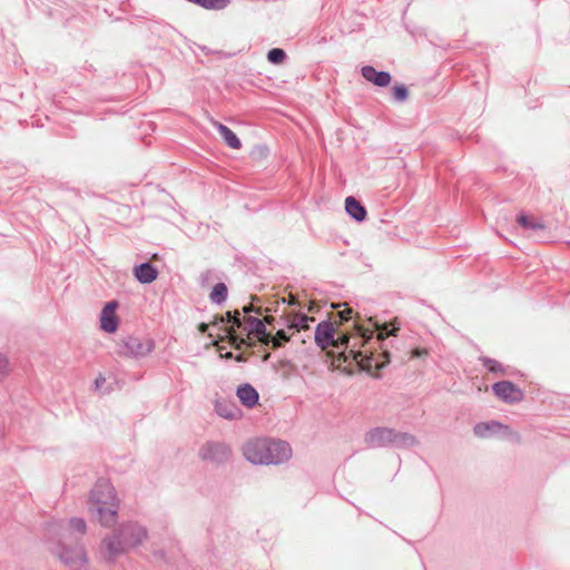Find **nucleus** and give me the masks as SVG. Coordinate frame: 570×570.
<instances>
[{"label":"nucleus","instance_id":"nucleus-3","mask_svg":"<svg viewBox=\"0 0 570 570\" xmlns=\"http://www.w3.org/2000/svg\"><path fill=\"white\" fill-rule=\"evenodd\" d=\"M364 442L373 449L385 446L412 448L417 444L414 435L385 426H377L367 431L364 435Z\"/></svg>","mask_w":570,"mask_h":570},{"label":"nucleus","instance_id":"nucleus-28","mask_svg":"<svg viewBox=\"0 0 570 570\" xmlns=\"http://www.w3.org/2000/svg\"><path fill=\"white\" fill-rule=\"evenodd\" d=\"M518 223L524 227V228H528V229H542L543 228V225L538 223V222H533L532 218L525 216V215H520L518 217Z\"/></svg>","mask_w":570,"mask_h":570},{"label":"nucleus","instance_id":"nucleus-19","mask_svg":"<svg viewBox=\"0 0 570 570\" xmlns=\"http://www.w3.org/2000/svg\"><path fill=\"white\" fill-rule=\"evenodd\" d=\"M135 277L142 284H149L157 278V269L149 263H142L134 268Z\"/></svg>","mask_w":570,"mask_h":570},{"label":"nucleus","instance_id":"nucleus-34","mask_svg":"<svg viewBox=\"0 0 570 570\" xmlns=\"http://www.w3.org/2000/svg\"><path fill=\"white\" fill-rule=\"evenodd\" d=\"M428 355V350L425 348H416L412 352L413 357H423Z\"/></svg>","mask_w":570,"mask_h":570},{"label":"nucleus","instance_id":"nucleus-5","mask_svg":"<svg viewBox=\"0 0 570 570\" xmlns=\"http://www.w3.org/2000/svg\"><path fill=\"white\" fill-rule=\"evenodd\" d=\"M357 336L354 338L355 342L351 345V336L347 334H340L338 336L335 335L334 343L331 347L343 350L344 352L348 350V353L355 361H363L367 358L366 353L362 352L361 350H357L360 345L364 346L367 344L374 336V330L364 327L362 325L355 326Z\"/></svg>","mask_w":570,"mask_h":570},{"label":"nucleus","instance_id":"nucleus-22","mask_svg":"<svg viewBox=\"0 0 570 570\" xmlns=\"http://www.w3.org/2000/svg\"><path fill=\"white\" fill-rule=\"evenodd\" d=\"M368 322L373 325L374 330L377 331L376 340L379 342L384 341L390 335H396V332L399 331V327L393 326L390 330V324H387V323L380 324L379 322L373 321L372 317L368 318Z\"/></svg>","mask_w":570,"mask_h":570},{"label":"nucleus","instance_id":"nucleus-13","mask_svg":"<svg viewBox=\"0 0 570 570\" xmlns=\"http://www.w3.org/2000/svg\"><path fill=\"white\" fill-rule=\"evenodd\" d=\"M242 326L248 337L253 336L257 338L262 344L264 338L267 337L265 323L258 317L245 316L242 318Z\"/></svg>","mask_w":570,"mask_h":570},{"label":"nucleus","instance_id":"nucleus-27","mask_svg":"<svg viewBox=\"0 0 570 570\" xmlns=\"http://www.w3.org/2000/svg\"><path fill=\"white\" fill-rule=\"evenodd\" d=\"M393 99L397 102H404L409 98V90L404 85H396L393 87Z\"/></svg>","mask_w":570,"mask_h":570},{"label":"nucleus","instance_id":"nucleus-32","mask_svg":"<svg viewBox=\"0 0 570 570\" xmlns=\"http://www.w3.org/2000/svg\"><path fill=\"white\" fill-rule=\"evenodd\" d=\"M8 374V360L4 355L0 354V380Z\"/></svg>","mask_w":570,"mask_h":570},{"label":"nucleus","instance_id":"nucleus-29","mask_svg":"<svg viewBox=\"0 0 570 570\" xmlns=\"http://www.w3.org/2000/svg\"><path fill=\"white\" fill-rule=\"evenodd\" d=\"M252 299H253V302L250 304L245 305L243 307V312L245 314L255 313L257 315H263V308L261 306H255L254 305V302H258L259 298L258 297H253Z\"/></svg>","mask_w":570,"mask_h":570},{"label":"nucleus","instance_id":"nucleus-16","mask_svg":"<svg viewBox=\"0 0 570 570\" xmlns=\"http://www.w3.org/2000/svg\"><path fill=\"white\" fill-rule=\"evenodd\" d=\"M101 549L109 559L119 556L125 551L122 537H106L102 541Z\"/></svg>","mask_w":570,"mask_h":570},{"label":"nucleus","instance_id":"nucleus-39","mask_svg":"<svg viewBox=\"0 0 570 570\" xmlns=\"http://www.w3.org/2000/svg\"><path fill=\"white\" fill-rule=\"evenodd\" d=\"M289 304H291V305H294V304H295V301H294V299H291Z\"/></svg>","mask_w":570,"mask_h":570},{"label":"nucleus","instance_id":"nucleus-2","mask_svg":"<svg viewBox=\"0 0 570 570\" xmlns=\"http://www.w3.org/2000/svg\"><path fill=\"white\" fill-rule=\"evenodd\" d=\"M243 455L253 464H282L292 456V449L285 441L253 439L243 445Z\"/></svg>","mask_w":570,"mask_h":570},{"label":"nucleus","instance_id":"nucleus-24","mask_svg":"<svg viewBox=\"0 0 570 570\" xmlns=\"http://www.w3.org/2000/svg\"><path fill=\"white\" fill-rule=\"evenodd\" d=\"M227 286L224 283H217L209 294V298L214 304H222L227 298Z\"/></svg>","mask_w":570,"mask_h":570},{"label":"nucleus","instance_id":"nucleus-10","mask_svg":"<svg viewBox=\"0 0 570 570\" xmlns=\"http://www.w3.org/2000/svg\"><path fill=\"white\" fill-rule=\"evenodd\" d=\"M337 333L336 326L330 321H323L317 324L315 328L314 340L318 347L326 350L334 343V337Z\"/></svg>","mask_w":570,"mask_h":570},{"label":"nucleus","instance_id":"nucleus-7","mask_svg":"<svg viewBox=\"0 0 570 570\" xmlns=\"http://www.w3.org/2000/svg\"><path fill=\"white\" fill-rule=\"evenodd\" d=\"M219 326V330L224 332L225 336L229 337L232 344L239 347L240 344H245L244 337H239L236 334V328L242 327L240 313L238 311L227 312L225 315L216 316L213 327Z\"/></svg>","mask_w":570,"mask_h":570},{"label":"nucleus","instance_id":"nucleus-36","mask_svg":"<svg viewBox=\"0 0 570 570\" xmlns=\"http://www.w3.org/2000/svg\"><path fill=\"white\" fill-rule=\"evenodd\" d=\"M262 321L265 323V326H266V325H273V323L275 322V318L273 316L266 315L264 317V320H262Z\"/></svg>","mask_w":570,"mask_h":570},{"label":"nucleus","instance_id":"nucleus-35","mask_svg":"<svg viewBox=\"0 0 570 570\" xmlns=\"http://www.w3.org/2000/svg\"><path fill=\"white\" fill-rule=\"evenodd\" d=\"M383 356L386 358L385 362H383V363L375 362V366L379 367V368L383 367L385 365V363L390 362V358H389L390 357V353L387 351L383 352Z\"/></svg>","mask_w":570,"mask_h":570},{"label":"nucleus","instance_id":"nucleus-14","mask_svg":"<svg viewBox=\"0 0 570 570\" xmlns=\"http://www.w3.org/2000/svg\"><path fill=\"white\" fill-rule=\"evenodd\" d=\"M362 76L377 87H387L391 83L392 77L387 71H377L372 66H364L361 70Z\"/></svg>","mask_w":570,"mask_h":570},{"label":"nucleus","instance_id":"nucleus-31","mask_svg":"<svg viewBox=\"0 0 570 570\" xmlns=\"http://www.w3.org/2000/svg\"><path fill=\"white\" fill-rule=\"evenodd\" d=\"M127 531H131L132 533L131 534H146V531L145 530H141V529H138V525L137 523H128L127 525H122L121 527V532H127Z\"/></svg>","mask_w":570,"mask_h":570},{"label":"nucleus","instance_id":"nucleus-9","mask_svg":"<svg viewBox=\"0 0 570 570\" xmlns=\"http://www.w3.org/2000/svg\"><path fill=\"white\" fill-rule=\"evenodd\" d=\"M230 448L225 443L207 442L199 450V456L205 461L223 463L229 460Z\"/></svg>","mask_w":570,"mask_h":570},{"label":"nucleus","instance_id":"nucleus-15","mask_svg":"<svg viewBox=\"0 0 570 570\" xmlns=\"http://www.w3.org/2000/svg\"><path fill=\"white\" fill-rule=\"evenodd\" d=\"M87 529L86 521L81 518H72L68 522L65 521H52L49 524L48 531L58 532L62 530H69L72 532L83 533Z\"/></svg>","mask_w":570,"mask_h":570},{"label":"nucleus","instance_id":"nucleus-26","mask_svg":"<svg viewBox=\"0 0 570 570\" xmlns=\"http://www.w3.org/2000/svg\"><path fill=\"white\" fill-rule=\"evenodd\" d=\"M286 58V53L283 49L274 48L271 49L267 53V59L271 63L279 65L282 63Z\"/></svg>","mask_w":570,"mask_h":570},{"label":"nucleus","instance_id":"nucleus-20","mask_svg":"<svg viewBox=\"0 0 570 570\" xmlns=\"http://www.w3.org/2000/svg\"><path fill=\"white\" fill-rule=\"evenodd\" d=\"M346 213L357 222H363L366 217V209L354 197L350 196L345 199Z\"/></svg>","mask_w":570,"mask_h":570},{"label":"nucleus","instance_id":"nucleus-25","mask_svg":"<svg viewBox=\"0 0 570 570\" xmlns=\"http://www.w3.org/2000/svg\"><path fill=\"white\" fill-rule=\"evenodd\" d=\"M216 412L219 416L227 419V420H234L238 417L239 410L235 406L224 405V404H217L216 405Z\"/></svg>","mask_w":570,"mask_h":570},{"label":"nucleus","instance_id":"nucleus-6","mask_svg":"<svg viewBox=\"0 0 570 570\" xmlns=\"http://www.w3.org/2000/svg\"><path fill=\"white\" fill-rule=\"evenodd\" d=\"M155 348L151 338H141L132 335L120 337L116 343V353L119 356L141 358L149 355Z\"/></svg>","mask_w":570,"mask_h":570},{"label":"nucleus","instance_id":"nucleus-4","mask_svg":"<svg viewBox=\"0 0 570 570\" xmlns=\"http://www.w3.org/2000/svg\"><path fill=\"white\" fill-rule=\"evenodd\" d=\"M53 554L71 570H81L87 564V553L76 537H63L52 548Z\"/></svg>","mask_w":570,"mask_h":570},{"label":"nucleus","instance_id":"nucleus-8","mask_svg":"<svg viewBox=\"0 0 570 570\" xmlns=\"http://www.w3.org/2000/svg\"><path fill=\"white\" fill-rule=\"evenodd\" d=\"M473 432L478 438L481 439H489L495 435H502L517 440L520 439L518 433L513 432L508 425H504L498 421L476 423L473 428Z\"/></svg>","mask_w":570,"mask_h":570},{"label":"nucleus","instance_id":"nucleus-11","mask_svg":"<svg viewBox=\"0 0 570 570\" xmlns=\"http://www.w3.org/2000/svg\"><path fill=\"white\" fill-rule=\"evenodd\" d=\"M494 394L507 403H515L522 400V391L510 381H501L493 384Z\"/></svg>","mask_w":570,"mask_h":570},{"label":"nucleus","instance_id":"nucleus-1","mask_svg":"<svg viewBox=\"0 0 570 570\" xmlns=\"http://www.w3.org/2000/svg\"><path fill=\"white\" fill-rule=\"evenodd\" d=\"M120 500L115 487L107 480H98L88 497L90 517L104 528H112L118 522Z\"/></svg>","mask_w":570,"mask_h":570},{"label":"nucleus","instance_id":"nucleus-23","mask_svg":"<svg viewBox=\"0 0 570 570\" xmlns=\"http://www.w3.org/2000/svg\"><path fill=\"white\" fill-rule=\"evenodd\" d=\"M291 336L287 334V332L283 328L278 330L275 335H272L271 333H267V337L264 338L263 344L269 345L272 344L273 348H277L282 346L284 343L288 342Z\"/></svg>","mask_w":570,"mask_h":570},{"label":"nucleus","instance_id":"nucleus-33","mask_svg":"<svg viewBox=\"0 0 570 570\" xmlns=\"http://www.w3.org/2000/svg\"><path fill=\"white\" fill-rule=\"evenodd\" d=\"M353 309L352 308H345L338 313V316L341 318V322L348 321L352 318Z\"/></svg>","mask_w":570,"mask_h":570},{"label":"nucleus","instance_id":"nucleus-38","mask_svg":"<svg viewBox=\"0 0 570 570\" xmlns=\"http://www.w3.org/2000/svg\"><path fill=\"white\" fill-rule=\"evenodd\" d=\"M4 436V430L2 426H0V440Z\"/></svg>","mask_w":570,"mask_h":570},{"label":"nucleus","instance_id":"nucleus-30","mask_svg":"<svg viewBox=\"0 0 570 570\" xmlns=\"http://www.w3.org/2000/svg\"><path fill=\"white\" fill-rule=\"evenodd\" d=\"M483 364L490 372H500L502 370L501 364L495 360L484 358Z\"/></svg>","mask_w":570,"mask_h":570},{"label":"nucleus","instance_id":"nucleus-12","mask_svg":"<svg viewBox=\"0 0 570 570\" xmlns=\"http://www.w3.org/2000/svg\"><path fill=\"white\" fill-rule=\"evenodd\" d=\"M118 303L116 301L108 302L100 313V327L107 333H115L118 328V317L116 309Z\"/></svg>","mask_w":570,"mask_h":570},{"label":"nucleus","instance_id":"nucleus-21","mask_svg":"<svg viewBox=\"0 0 570 570\" xmlns=\"http://www.w3.org/2000/svg\"><path fill=\"white\" fill-rule=\"evenodd\" d=\"M313 321H314V317H308L305 314H295V315H292V316H288L287 318H285L284 325H286V327L288 330L301 331V330H307L308 323L313 322Z\"/></svg>","mask_w":570,"mask_h":570},{"label":"nucleus","instance_id":"nucleus-18","mask_svg":"<svg viewBox=\"0 0 570 570\" xmlns=\"http://www.w3.org/2000/svg\"><path fill=\"white\" fill-rule=\"evenodd\" d=\"M213 126L218 130L219 135L226 142V145L233 149H239L242 147V142L239 138L236 136V134L230 130L227 126L216 121L212 120Z\"/></svg>","mask_w":570,"mask_h":570},{"label":"nucleus","instance_id":"nucleus-17","mask_svg":"<svg viewBox=\"0 0 570 570\" xmlns=\"http://www.w3.org/2000/svg\"><path fill=\"white\" fill-rule=\"evenodd\" d=\"M236 394L242 404L249 409L257 404L259 397L257 391L247 383L239 385Z\"/></svg>","mask_w":570,"mask_h":570},{"label":"nucleus","instance_id":"nucleus-37","mask_svg":"<svg viewBox=\"0 0 570 570\" xmlns=\"http://www.w3.org/2000/svg\"><path fill=\"white\" fill-rule=\"evenodd\" d=\"M209 328V325L206 324V323H200L199 326H198V330L200 333H206Z\"/></svg>","mask_w":570,"mask_h":570}]
</instances>
